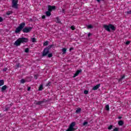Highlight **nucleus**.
Listing matches in <instances>:
<instances>
[{"mask_svg": "<svg viewBox=\"0 0 131 131\" xmlns=\"http://www.w3.org/2000/svg\"><path fill=\"white\" fill-rule=\"evenodd\" d=\"M53 46L54 45L52 44L46 47L43 51L42 56L45 57V56H47L48 55V58H52V57H53V54L52 53L49 54V53H50V50H51V49L53 48Z\"/></svg>", "mask_w": 131, "mask_h": 131, "instance_id": "1", "label": "nucleus"}, {"mask_svg": "<svg viewBox=\"0 0 131 131\" xmlns=\"http://www.w3.org/2000/svg\"><path fill=\"white\" fill-rule=\"evenodd\" d=\"M24 42H28V39L27 38H19L15 41L14 45L16 47H20V46H21V43H24Z\"/></svg>", "mask_w": 131, "mask_h": 131, "instance_id": "2", "label": "nucleus"}, {"mask_svg": "<svg viewBox=\"0 0 131 131\" xmlns=\"http://www.w3.org/2000/svg\"><path fill=\"white\" fill-rule=\"evenodd\" d=\"M25 25H26V24L24 22L20 23L19 26L15 29V33H19L21 30H23V28L25 27Z\"/></svg>", "mask_w": 131, "mask_h": 131, "instance_id": "3", "label": "nucleus"}, {"mask_svg": "<svg viewBox=\"0 0 131 131\" xmlns=\"http://www.w3.org/2000/svg\"><path fill=\"white\" fill-rule=\"evenodd\" d=\"M76 125V123L75 122H72L70 125L69 126V128L66 131H75L76 129L74 128V126Z\"/></svg>", "mask_w": 131, "mask_h": 131, "instance_id": "4", "label": "nucleus"}, {"mask_svg": "<svg viewBox=\"0 0 131 131\" xmlns=\"http://www.w3.org/2000/svg\"><path fill=\"white\" fill-rule=\"evenodd\" d=\"M32 30V27H26L23 29L24 33H29Z\"/></svg>", "mask_w": 131, "mask_h": 131, "instance_id": "5", "label": "nucleus"}, {"mask_svg": "<svg viewBox=\"0 0 131 131\" xmlns=\"http://www.w3.org/2000/svg\"><path fill=\"white\" fill-rule=\"evenodd\" d=\"M12 7L14 9H18V0H12Z\"/></svg>", "mask_w": 131, "mask_h": 131, "instance_id": "6", "label": "nucleus"}, {"mask_svg": "<svg viewBox=\"0 0 131 131\" xmlns=\"http://www.w3.org/2000/svg\"><path fill=\"white\" fill-rule=\"evenodd\" d=\"M56 9V6L48 5V11L49 12H52V11H55Z\"/></svg>", "mask_w": 131, "mask_h": 131, "instance_id": "7", "label": "nucleus"}, {"mask_svg": "<svg viewBox=\"0 0 131 131\" xmlns=\"http://www.w3.org/2000/svg\"><path fill=\"white\" fill-rule=\"evenodd\" d=\"M103 28L106 30V31H108V32H110L111 31V30H110V24H109L108 25H104Z\"/></svg>", "mask_w": 131, "mask_h": 131, "instance_id": "8", "label": "nucleus"}, {"mask_svg": "<svg viewBox=\"0 0 131 131\" xmlns=\"http://www.w3.org/2000/svg\"><path fill=\"white\" fill-rule=\"evenodd\" d=\"M81 70H78L76 72V73L74 74V76H73V78H75V77H76V76H78V74L81 72Z\"/></svg>", "mask_w": 131, "mask_h": 131, "instance_id": "9", "label": "nucleus"}, {"mask_svg": "<svg viewBox=\"0 0 131 131\" xmlns=\"http://www.w3.org/2000/svg\"><path fill=\"white\" fill-rule=\"evenodd\" d=\"M100 86H101V84H98L93 88L92 90L97 91V90H98V89H99Z\"/></svg>", "mask_w": 131, "mask_h": 131, "instance_id": "10", "label": "nucleus"}, {"mask_svg": "<svg viewBox=\"0 0 131 131\" xmlns=\"http://www.w3.org/2000/svg\"><path fill=\"white\" fill-rule=\"evenodd\" d=\"M112 29L113 31H115L116 30V28L112 24H110V29Z\"/></svg>", "mask_w": 131, "mask_h": 131, "instance_id": "11", "label": "nucleus"}, {"mask_svg": "<svg viewBox=\"0 0 131 131\" xmlns=\"http://www.w3.org/2000/svg\"><path fill=\"white\" fill-rule=\"evenodd\" d=\"M118 125H119L120 126H122V125H123V124H124V122H123V121L122 120H120L118 121Z\"/></svg>", "mask_w": 131, "mask_h": 131, "instance_id": "12", "label": "nucleus"}, {"mask_svg": "<svg viewBox=\"0 0 131 131\" xmlns=\"http://www.w3.org/2000/svg\"><path fill=\"white\" fill-rule=\"evenodd\" d=\"M62 55H65L66 54V52H67V49L66 48H63L62 49Z\"/></svg>", "mask_w": 131, "mask_h": 131, "instance_id": "13", "label": "nucleus"}, {"mask_svg": "<svg viewBox=\"0 0 131 131\" xmlns=\"http://www.w3.org/2000/svg\"><path fill=\"white\" fill-rule=\"evenodd\" d=\"M46 15L47 17H50L51 15H52V13H51V11H49V10L48 11L46 12Z\"/></svg>", "mask_w": 131, "mask_h": 131, "instance_id": "14", "label": "nucleus"}, {"mask_svg": "<svg viewBox=\"0 0 131 131\" xmlns=\"http://www.w3.org/2000/svg\"><path fill=\"white\" fill-rule=\"evenodd\" d=\"M7 87L6 85L3 86L1 89V92H5V91H6V90H7Z\"/></svg>", "mask_w": 131, "mask_h": 131, "instance_id": "15", "label": "nucleus"}, {"mask_svg": "<svg viewBox=\"0 0 131 131\" xmlns=\"http://www.w3.org/2000/svg\"><path fill=\"white\" fill-rule=\"evenodd\" d=\"M80 112H81V108H78L76 110L75 113H76V114H78L80 113Z\"/></svg>", "mask_w": 131, "mask_h": 131, "instance_id": "16", "label": "nucleus"}, {"mask_svg": "<svg viewBox=\"0 0 131 131\" xmlns=\"http://www.w3.org/2000/svg\"><path fill=\"white\" fill-rule=\"evenodd\" d=\"M43 103V101H39L38 102H36L35 104V105H41Z\"/></svg>", "mask_w": 131, "mask_h": 131, "instance_id": "17", "label": "nucleus"}, {"mask_svg": "<svg viewBox=\"0 0 131 131\" xmlns=\"http://www.w3.org/2000/svg\"><path fill=\"white\" fill-rule=\"evenodd\" d=\"M55 21L56 23H61V19L59 17H56Z\"/></svg>", "mask_w": 131, "mask_h": 131, "instance_id": "18", "label": "nucleus"}, {"mask_svg": "<svg viewBox=\"0 0 131 131\" xmlns=\"http://www.w3.org/2000/svg\"><path fill=\"white\" fill-rule=\"evenodd\" d=\"M105 110H106V111H109V110H110V107H109V105L107 104L105 105Z\"/></svg>", "mask_w": 131, "mask_h": 131, "instance_id": "19", "label": "nucleus"}, {"mask_svg": "<svg viewBox=\"0 0 131 131\" xmlns=\"http://www.w3.org/2000/svg\"><path fill=\"white\" fill-rule=\"evenodd\" d=\"M5 84V81L4 80H0V86L4 85Z\"/></svg>", "mask_w": 131, "mask_h": 131, "instance_id": "20", "label": "nucleus"}, {"mask_svg": "<svg viewBox=\"0 0 131 131\" xmlns=\"http://www.w3.org/2000/svg\"><path fill=\"white\" fill-rule=\"evenodd\" d=\"M25 82H26V80H25V79H21L20 80V83L23 84H24V83H25Z\"/></svg>", "mask_w": 131, "mask_h": 131, "instance_id": "21", "label": "nucleus"}, {"mask_svg": "<svg viewBox=\"0 0 131 131\" xmlns=\"http://www.w3.org/2000/svg\"><path fill=\"white\" fill-rule=\"evenodd\" d=\"M43 89V85H42V84H41L39 87L38 91H42Z\"/></svg>", "mask_w": 131, "mask_h": 131, "instance_id": "22", "label": "nucleus"}, {"mask_svg": "<svg viewBox=\"0 0 131 131\" xmlns=\"http://www.w3.org/2000/svg\"><path fill=\"white\" fill-rule=\"evenodd\" d=\"M13 12L11 11H9L6 13V15H7V16H10V15H12V13Z\"/></svg>", "mask_w": 131, "mask_h": 131, "instance_id": "23", "label": "nucleus"}, {"mask_svg": "<svg viewBox=\"0 0 131 131\" xmlns=\"http://www.w3.org/2000/svg\"><path fill=\"white\" fill-rule=\"evenodd\" d=\"M31 40L32 42H36V39L35 38H31Z\"/></svg>", "mask_w": 131, "mask_h": 131, "instance_id": "24", "label": "nucleus"}, {"mask_svg": "<svg viewBox=\"0 0 131 131\" xmlns=\"http://www.w3.org/2000/svg\"><path fill=\"white\" fill-rule=\"evenodd\" d=\"M48 45H49V41H46L43 43V46H48Z\"/></svg>", "mask_w": 131, "mask_h": 131, "instance_id": "25", "label": "nucleus"}, {"mask_svg": "<svg viewBox=\"0 0 131 131\" xmlns=\"http://www.w3.org/2000/svg\"><path fill=\"white\" fill-rule=\"evenodd\" d=\"M87 27H88V29H91L93 28V26H92V25H88Z\"/></svg>", "mask_w": 131, "mask_h": 131, "instance_id": "26", "label": "nucleus"}, {"mask_svg": "<svg viewBox=\"0 0 131 131\" xmlns=\"http://www.w3.org/2000/svg\"><path fill=\"white\" fill-rule=\"evenodd\" d=\"M29 48H26L25 50V53H29Z\"/></svg>", "mask_w": 131, "mask_h": 131, "instance_id": "27", "label": "nucleus"}, {"mask_svg": "<svg viewBox=\"0 0 131 131\" xmlns=\"http://www.w3.org/2000/svg\"><path fill=\"white\" fill-rule=\"evenodd\" d=\"M113 127V125H110V126L108 127L107 129H112Z\"/></svg>", "mask_w": 131, "mask_h": 131, "instance_id": "28", "label": "nucleus"}, {"mask_svg": "<svg viewBox=\"0 0 131 131\" xmlns=\"http://www.w3.org/2000/svg\"><path fill=\"white\" fill-rule=\"evenodd\" d=\"M113 131H119V128L118 127H115Z\"/></svg>", "mask_w": 131, "mask_h": 131, "instance_id": "29", "label": "nucleus"}, {"mask_svg": "<svg viewBox=\"0 0 131 131\" xmlns=\"http://www.w3.org/2000/svg\"><path fill=\"white\" fill-rule=\"evenodd\" d=\"M84 94L85 95H88V94H89V91H87V90L84 91Z\"/></svg>", "mask_w": 131, "mask_h": 131, "instance_id": "30", "label": "nucleus"}, {"mask_svg": "<svg viewBox=\"0 0 131 131\" xmlns=\"http://www.w3.org/2000/svg\"><path fill=\"white\" fill-rule=\"evenodd\" d=\"M71 29H72V30H75V27L74 26H72L71 27Z\"/></svg>", "mask_w": 131, "mask_h": 131, "instance_id": "31", "label": "nucleus"}, {"mask_svg": "<svg viewBox=\"0 0 131 131\" xmlns=\"http://www.w3.org/2000/svg\"><path fill=\"white\" fill-rule=\"evenodd\" d=\"M7 70H8V68H5L4 69H3V72H6Z\"/></svg>", "mask_w": 131, "mask_h": 131, "instance_id": "32", "label": "nucleus"}, {"mask_svg": "<svg viewBox=\"0 0 131 131\" xmlns=\"http://www.w3.org/2000/svg\"><path fill=\"white\" fill-rule=\"evenodd\" d=\"M126 13L128 15H130L131 14V11H126Z\"/></svg>", "mask_w": 131, "mask_h": 131, "instance_id": "33", "label": "nucleus"}, {"mask_svg": "<svg viewBox=\"0 0 131 131\" xmlns=\"http://www.w3.org/2000/svg\"><path fill=\"white\" fill-rule=\"evenodd\" d=\"M129 43H130V41H127L125 42V45H129Z\"/></svg>", "mask_w": 131, "mask_h": 131, "instance_id": "34", "label": "nucleus"}, {"mask_svg": "<svg viewBox=\"0 0 131 131\" xmlns=\"http://www.w3.org/2000/svg\"><path fill=\"white\" fill-rule=\"evenodd\" d=\"M88 122L87 121H85L83 122V125L84 126V125H86V124H88Z\"/></svg>", "mask_w": 131, "mask_h": 131, "instance_id": "35", "label": "nucleus"}, {"mask_svg": "<svg viewBox=\"0 0 131 131\" xmlns=\"http://www.w3.org/2000/svg\"><path fill=\"white\" fill-rule=\"evenodd\" d=\"M16 67L17 68H19V67H20V63H18L16 64Z\"/></svg>", "mask_w": 131, "mask_h": 131, "instance_id": "36", "label": "nucleus"}, {"mask_svg": "<svg viewBox=\"0 0 131 131\" xmlns=\"http://www.w3.org/2000/svg\"><path fill=\"white\" fill-rule=\"evenodd\" d=\"M3 21H4V19L3 18V17L0 16V23L3 22Z\"/></svg>", "mask_w": 131, "mask_h": 131, "instance_id": "37", "label": "nucleus"}, {"mask_svg": "<svg viewBox=\"0 0 131 131\" xmlns=\"http://www.w3.org/2000/svg\"><path fill=\"white\" fill-rule=\"evenodd\" d=\"M125 78V75H123L122 76H121V79H123V78Z\"/></svg>", "mask_w": 131, "mask_h": 131, "instance_id": "38", "label": "nucleus"}, {"mask_svg": "<svg viewBox=\"0 0 131 131\" xmlns=\"http://www.w3.org/2000/svg\"><path fill=\"white\" fill-rule=\"evenodd\" d=\"M34 78H35V79H37V75H35L34 76Z\"/></svg>", "mask_w": 131, "mask_h": 131, "instance_id": "39", "label": "nucleus"}, {"mask_svg": "<svg viewBox=\"0 0 131 131\" xmlns=\"http://www.w3.org/2000/svg\"><path fill=\"white\" fill-rule=\"evenodd\" d=\"M31 90V88H30V87H28V92L30 91Z\"/></svg>", "mask_w": 131, "mask_h": 131, "instance_id": "40", "label": "nucleus"}, {"mask_svg": "<svg viewBox=\"0 0 131 131\" xmlns=\"http://www.w3.org/2000/svg\"><path fill=\"white\" fill-rule=\"evenodd\" d=\"M42 19H46V15H42Z\"/></svg>", "mask_w": 131, "mask_h": 131, "instance_id": "41", "label": "nucleus"}, {"mask_svg": "<svg viewBox=\"0 0 131 131\" xmlns=\"http://www.w3.org/2000/svg\"><path fill=\"white\" fill-rule=\"evenodd\" d=\"M9 110V107H6L4 111H8Z\"/></svg>", "mask_w": 131, "mask_h": 131, "instance_id": "42", "label": "nucleus"}, {"mask_svg": "<svg viewBox=\"0 0 131 131\" xmlns=\"http://www.w3.org/2000/svg\"><path fill=\"white\" fill-rule=\"evenodd\" d=\"M91 35H92V34H91V33H89L88 34V37H90V36H91Z\"/></svg>", "mask_w": 131, "mask_h": 131, "instance_id": "43", "label": "nucleus"}, {"mask_svg": "<svg viewBox=\"0 0 131 131\" xmlns=\"http://www.w3.org/2000/svg\"><path fill=\"white\" fill-rule=\"evenodd\" d=\"M73 50H74L73 48H70V51H72Z\"/></svg>", "mask_w": 131, "mask_h": 131, "instance_id": "44", "label": "nucleus"}, {"mask_svg": "<svg viewBox=\"0 0 131 131\" xmlns=\"http://www.w3.org/2000/svg\"><path fill=\"white\" fill-rule=\"evenodd\" d=\"M121 118H122V116H119V117H118V119H121Z\"/></svg>", "mask_w": 131, "mask_h": 131, "instance_id": "45", "label": "nucleus"}, {"mask_svg": "<svg viewBox=\"0 0 131 131\" xmlns=\"http://www.w3.org/2000/svg\"><path fill=\"white\" fill-rule=\"evenodd\" d=\"M119 81H122V79L121 78L119 79Z\"/></svg>", "mask_w": 131, "mask_h": 131, "instance_id": "46", "label": "nucleus"}, {"mask_svg": "<svg viewBox=\"0 0 131 131\" xmlns=\"http://www.w3.org/2000/svg\"><path fill=\"white\" fill-rule=\"evenodd\" d=\"M62 13H65V10L64 9H62Z\"/></svg>", "mask_w": 131, "mask_h": 131, "instance_id": "47", "label": "nucleus"}, {"mask_svg": "<svg viewBox=\"0 0 131 131\" xmlns=\"http://www.w3.org/2000/svg\"><path fill=\"white\" fill-rule=\"evenodd\" d=\"M50 84H51V82H48L47 84V86L50 85Z\"/></svg>", "mask_w": 131, "mask_h": 131, "instance_id": "48", "label": "nucleus"}, {"mask_svg": "<svg viewBox=\"0 0 131 131\" xmlns=\"http://www.w3.org/2000/svg\"><path fill=\"white\" fill-rule=\"evenodd\" d=\"M97 1L98 3H100V2H101V0H97Z\"/></svg>", "mask_w": 131, "mask_h": 131, "instance_id": "49", "label": "nucleus"}]
</instances>
